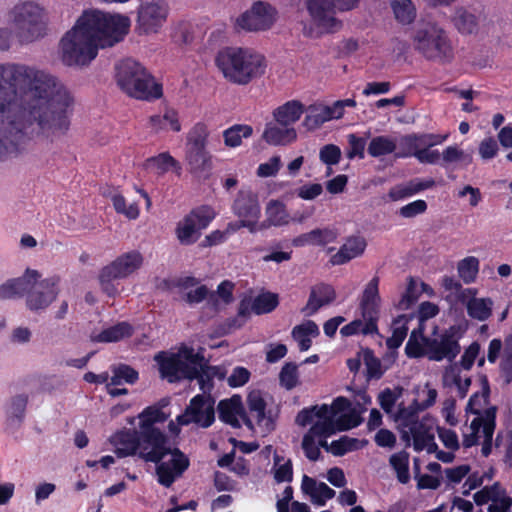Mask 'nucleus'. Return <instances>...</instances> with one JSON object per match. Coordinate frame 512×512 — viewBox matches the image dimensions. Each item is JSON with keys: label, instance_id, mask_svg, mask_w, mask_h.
Here are the masks:
<instances>
[{"label": "nucleus", "instance_id": "nucleus-10", "mask_svg": "<svg viewBox=\"0 0 512 512\" xmlns=\"http://www.w3.org/2000/svg\"><path fill=\"white\" fill-rule=\"evenodd\" d=\"M215 217L216 212L209 205L193 208L177 223L175 228L177 240L185 246L196 243L201 235V230L206 229Z\"/></svg>", "mask_w": 512, "mask_h": 512}, {"label": "nucleus", "instance_id": "nucleus-55", "mask_svg": "<svg viewBox=\"0 0 512 512\" xmlns=\"http://www.w3.org/2000/svg\"><path fill=\"white\" fill-rule=\"evenodd\" d=\"M419 293L417 291V282L413 277H409L408 284L404 294L397 304V308L400 310L409 309L414 303L417 302Z\"/></svg>", "mask_w": 512, "mask_h": 512}, {"label": "nucleus", "instance_id": "nucleus-30", "mask_svg": "<svg viewBox=\"0 0 512 512\" xmlns=\"http://www.w3.org/2000/svg\"><path fill=\"white\" fill-rule=\"evenodd\" d=\"M149 127L156 133L164 130L173 132L181 131L178 112L174 109H167L163 115H152L149 117Z\"/></svg>", "mask_w": 512, "mask_h": 512}, {"label": "nucleus", "instance_id": "nucleus-58", "mask_svg": "<svg viewBox=\"0 0 512 512\" xmlns=\"http://www.w3.org/2000/svg\"><path fill=\"white\" fill-rule=\"evenodd\" d=\"M348 144L349 149L346 152V156L348 159L352 160L355 157L359 159H363L365 157V146L366 139L363 137H358L356 134L348 135Z\"/></svg>", "mask_w": 512, "mask_h": 512}, {"label": "nucleus", "instance_id": "nucleus-51", "mask_svg": "<svg viewBox=\"0 0 512 512\" xmlns=\"http://www.w3.org/2000/svg\"><path fill=\"white\" fill-rule=\"evenodd\" d=\"M274 479L277 483L292 482L293 480V464L291 459L285 463L279 464L283 457L274 455Z\"/></svg>", "mask_w": 512, "mask_h": 512}, {"label": "nucleus", "instance_id": "nucleus-21", "mask_svg": "<svg viewBox=\"0 0 512 512\" xmlns=\"http://www.w3.org/2000/svg\"><path fill=\"white\" fill-rule=\"evenodd\" d=\"M185 160L188 171L195 177L207 179L211 175L213 161L207 149L186 148Z\"/></svg>", "mask_w": 512, "mask_h": 512}, {"label": "nucleus", "instance_id": "nucleus-48", "mask_svg": "<svg viewBox=\"0 0 512 512\" xmlns=\"http://www.w3.org/2000/svg\"><path fill=\"white\" fill-rule=\"evenodd\" d=\"M113 375L110 380V384L117 386L123 382L128 384H134L139 379V373L133 367L127 364H119L112 367Z\"/></svg>", "mask_w": 512, "mask_h": 512}, {"label": "nucleus", "instance_id": "nucleus-38", "mask_svg": "<svg viewBox=\"0 0 512 512\" xmlns=\"http://www.w3.org/2000/svg\"><path fill=\"white\" fill-rule=\"evenodd\" d=\"M146 163L147 166L156 168L160 174L173 169L180 175L182 169L180 163L169 152H162L156 156L149 157Z\"/></svg>", "mask_w": 512, "mask_h": 512}, {"label": "nucleus", "instance_id": "nucleus-47", "mask_svg": "<svg viewBox=\"0 0 512 512\" xmlns=\"http://www.w3.org/2000/svg\"><path fill=\"white\" fill-rule=\"evenodd\" d=\"M459 277L465 284L473 283L479 272V260L474 256H468L458 262Z\"/></svg>", "mask_w": 512, "mask_h": 512}, {"label": "nucleus", "instance_id": "nucleus-5", "mask_svg": "<svg viewBox=\"0 0 512 512\" xmlns=\"http://www.w3.org/2000/svg\"><path fill=\"white\" fill-rule=\"evenodd\" d=\"M414 49L430 61L450 63L454 53L445 30L436 23L419 26L412 37Z\"/></svg>", "mask_w": 512, "mask_h": 512}, {"label": "nucleus", "instance_id": "nucleus-18", "mask_svg": "<svg viewBox=\"0 0 512 512\" xmlns=\"http://www.w3.org/2000/svg\"><path fill=\"white\" fill-rule=\"evenodd\" d=\"M306 112L302 125L308 131H314L328 121L342 118L336 102L332 105L314 103L307 107Z\"/></svg>", "mask_w": 512, "mask_h": 512}, {"label": "nucleus", "instance_id": "nucleus-16", "mask_svg": "<svg viewBox=\"0 0 512 512\" xmlns=\"http://www.w3.org/2000/svg\"><path fill=\"white\" fill-rule=\"evenodd\" d=\"M58 283V277H50L41 281L38 279L25 293L27 296V307L32 311L46 309L56 299L59 293Z\"/></svg>", "mask_w": 512, "mask_h": 512}, {"label": "nucleus", "instance_id": "nucleus-4", "mask_svg": "<svg viewBox=\"0 0 512 512\" xmlns=\"http://www.w3.org/2000/svg\"><path fill=\"white\" fill-rule=\"evenodd\" d=\"M115 70L117 84L127 95L148 101L162 97V84L155 82L154 77L139 62L127 58L120 61Z\"/></svg>", "mask_w": 512, "mask_h": 512}, {"label": "nucleus", "instance_id": "nucleus-28", "mask_svg": "<svg viewBox=\"0 0 512 512\" xmlns=\"http://www.w3.org/2000/svg\"><path fill=\"white\" fill-rule=\"evenodd\" d=\"M262 138L269 145L284 146L297 139V132L293 127L281 128L276 124L267 123Z\"/></svg>", "mask_w": 512, "mask_h": 512}, {"label": "nucleus", "instance_id": "nucleus-7", "mask_svg": "<svg viewBox=\"0 0 512 512\" xmlns=\"http://www.w3.org/2000/svg\"><path fill=\"white\" fill-rule=\"evenodd\" d=\"M43 9L32 1L21 2L12 9L11 17L21 43L32 42L45 34Z\"/></svg>", "mask_w": 512, "mask_h": 512}, {"label": "nucleus", "instance_id": "nucleus-6", "mask_svg": "<svg viewBox=\"0 0 512 512\" xmlns=\"http://www.w3.org/2000/svg\"><path fill=\"white\" fill-rule=\"evenodd\" d=\"M359 309L361 319H355L340 329L342 336L349 337L356 334L374 335L378 333V320L380 313L379 278L373 277L365 286L360 298Z\"/></svg>", "mask_w": 512, "mask_h": 512}, {"label": "nucleus", "instance_id": "nucleus-45", "mask_svg": "<svg viewBox=\"0 0 512 512\" xmlns=\"http://www.w3.org/2000/svg\"><path fill=\"white\" fill-rule=\"evenodd\" d=\"M279 304L278 295L272 292L261 293L256 296L252 302L251 310L256 315H262L272 312Z\"/></svg>", "mask_w": 512, "mask_h": 512}, {"label": "nucleus", "instance_id": "nucleus-13", "mask_svg": "<svg viewBox=\"0 0 512 512\" xmlns=\"http://www.w3.org/2000/svg\"><path fill=\"white\" fill-rule=\"evenodd\" d=\"M168 16L166 3L158 1L142 3L138 8L135 30L139 35L157 33Z\"/></svg>", "mask_w": 512, "mask_h": 512}, {"label": "nucleus", "instance_id": "nucleus-25", "mask_svg": "<svg viewBox=\"0 0 512 512\" xmlns=\"http://www.w3.org/2000/svg\"><path fill=\"white\" fill-rule=\"evenodd\" d=\"M115 454L118 458L138 455L139 452V428L123 429L113 437Z\"/></svg>", "mask_w": 512, "mask_h": 512}, {"label": "nucleus", "instance_id": "nucleus-56", "mask_svg": "<svg viewBox=\"0 0 512 512\" xmlns=\"http://www.w3.org/2000/svg\"><path fill=\"white\" fill-rule=\"evenodd\" d=\"M292 337L297 341L300 339H307L310 337H317L320 334L318 325L312 321L307 320L302 324L296 325L292 329Z\"/></svg>", "mask_w": 512, "mask_h": 512}, {"label": "nucleus", "instance_id": "nucleus-14", "mask_svg": "<svg viewBox=\"0 0 512 512\" xmlns=\"http://www.w3.org/2000/svg\"><path fill=\"white\" fill-rule=\"evenodd\" d=\"M275 9L268 3L258 1L250 10L237 18V25L247 31H263L275 22Z\"/></svg>", "mask_w": 512, "mask_h": 512}, {"label": "nucleus", "instance_id": "nucleus-39", "mask_svg": "<svg viewBox=\"0 0 512 512\" xmlns=\"http://www.w3.org/2000/svg\"><path fill=\"white\" fill-rule=\"evenodd\" d=\"M266 222L269 226H283L289 223L286 206L279 200H271L266 207Z\"/></svg>", "mask_w": 512, "mask_h": 512}, {"label": "nucleus", "instance_id": "nucleus-29", "mask_svg": "<svg viewBox=\"0 0 512 512\" xmlns=\"http://www.w3.org/2000/svg\"><path fill=\"white\" fill-rule=\"evenodd\" d=\"M155 359L159 364V372L162 378H166L170 383L180 380L182 359L179 355L164 356L163 353H159Z\"/></svg>", "mask_w": 512, "mask_h": 512}, {"label": "nucleus", "instance_id": "nucleus-62", "mask_svg": "<svg viewBox=\"0 0 512 512\" xmlns=\"http://www.w3.org/2000/svg\"><path fill=\"white\" fill-rule=\"evenodd\" d=\"M427 203L422 199L410 202L399 209V215L403 218H413L423 214L427 210Z\"/></svg>", "mask_w": 512, "mask_h": 512}, {"label": "nucleus", "instance_id": "nucleus-42", "mask_svg": "<svg viewBox=\"0 0 512 512\" xmlns=\"http://www.w3.org/2000/svg\"><path fill=\"white\" fill-rule=\"evenodd\" d=\"M408 318L406 315H399L393 320V331L391 337L387 338L386 345L389 349H398L407 337Z\"/></svg>", "mask_w": 512, "mask_h": 512}, {"label": "nucleus", "instance_id": "nucleus-3", "mask_svg": "<svg viewBox=\"0 0 512 512\" xmlns=\"http://www.w3.org/2000/svg\"><path fill=\"white\" fill-rule=\"evenodd\" d=\"M215 64L231 83L247 85L265 73V57L249 49L226 47L220 50Z\"/></svg>", "mask_w": 512, "mask_h": 512}, {"label": "nucleus", "instance_id": "nucleus-31", "mask_svg": "<svg viewBox=\"0 0 512 512\" xmlns=\"http://www.w3.org/2000/svg\"><path fill=\"white\" fill-rule=\"evenodd\" d=\"M134 328L128 322H119L102 330L93 340L100 343L118 342L133 335Z\"/></svg>", "mask_w": 512, "mask_h": 512}, {"label": "nucleus", "instance_id": "nucleus-22", "mask_svg": "<svg viewBox=\"0 0 512 512\" xmlns=\"http://www.w3.org/2000/svg\"><path fill=\"white\" fill-rule=\"evenodd\" d=\"M232 212L240 219L260 218L261 208L257 195L250 190H240L233 202Z\"/></svg>", "mask_w": 512, "mask_h": 512}, {"label": "nucleus", "instance_id": "nucleus-1", "mask_svg": "<svg viewBox=\"0 0 512 512\" xmlns=\"http://www.w3.org/2000/svg\"><path fill=\"white\" fill-rule=\"evenodd\" d=\"M73 98L57 77L24 64H0V161L40 135H64Z\"/></svg>", "mask_w": 512, "mask_h": 512}, {"label": "nucleus", "instance_id": "nucleus-32", "mask_svg": "<svg viewBox=\"0 0 512 512\" xmlns=\"http://www.w3.org/2000/svg\"><path fill=\"white\" fill-rule=\"evenodd\" d=\"M425 338L428 336L423 335V329L412 330L410 337L405 346V354L410 359H417L427 357L429 359L428 348L425 346Z\"/></svg>", "mask_w": 512, "mask_h": 512}, {"label": "nucleus", "instance_id": "nucleus-23", "mask_svg": "<svg viewBox=\"0 0 512 512\" xmlns=\"http://www.w3.org/2000/svg\"><path fill=\"white\" fill-rule=\"evenodd\" d=\"M336 298L334 288L325 283H320L311 288L306 306L302 312L307 316H312L324 305L332 303Z\"/></svg>", "mask_w": 512, "mask_h": 512}, {"label": "nucleus", "instance_id": "nucleus-37", "mask_svg": "<svg viewBox=\"0 0 512 512\" xmlns=\"http://www.w3.org/2000/svg\"><path fill=\"white\" fill-rule=\"evenodd\" d=\"M492 307L491 298H472L467 303V313L473 319L486 321L492 315Z\"/></svg>", "mask_w": 512, "mask_h": 512}, {"label": "nucleus", "instance_id": "nucleus-24", "mask_svg": "<svg viewBox=\"0 0 512 512\" xmlns=\"http://www.w3.org/2000/svg\"><path fill=\"white\" fill-rule=\"evenodd\" d=\"M367 246V242L363 236H349L337 253L331 256L330 263L332 265H343L350 260L361 256Z\"/></svg>", "mask_w": 512, "mask_h": 512}, {"label": "nucleus", "instance_id": "nucleus-53", "mask_svg": "<svg viewBox=\"0 0 512 512\" xmlns=\"http://www.w3.org/2000/svg\"><path fill=\"white\" fill-rule=\"evenodd\" d=\"M500 373L506 385L512 382V337L505 341L503 357L500 362Z\"/></svg>", "mask_w": 512, "mask_h": 512}, {"label": "nucleus", "instance_id": "nucleus-8", "mask_svg": "<svg viewBox=\"0 0 512 512\" xmlns=\"http://www.w3.org/2000/svg\"><path fill=\"white\" fill-rule=\"evenodd\" d=\"M142 264L143 256L137 250H132L118 256L99 272L98 280L102 291L109 297H115L118 294V289L113 282L127 278L137 271Z\"/></svg>", "mask_w": 512, "mask_h": 512}, {"label": "nucleus", "instance_id": "nucleus-57", "mask_svg": "<svg viewBox=\"0 0 512 512\" xmlns=\"http://www.w3.org/2000/svg\"><path fill=\"white\" fill-rule=\"evenodd\" d=\"M358 440L355 438H350L348 436H342L338 440H334L330 444V452L334 456H343L346 453L357 448Z\"/></svg>", "mask_w": 512, "mask_h": 512}, {"label": "nucleus", "instance_id": "nucleus-43", "mask_svg": "<svg viewBox=\"0 0 512 512\" xmlns=\"http://www.w3.org/2000/svg\"><path fill=\"white\" fill-rule=\"evenodd\" d=\"M389 463L395 470L400 483L406 484L410 480L409 474V453L405 450L394 453L390 456Z\"/></svg>", "mask_w": 512, "mask_h": 512}, {"label": "nucleus", "instance_id": "nucleus-44", "mask_svg": "<svg viewBox=\"0 0 512 512\" xmlns=\"http://www.w3.org/2000/svg\"><path fill=\"white\" fill-rule=\"evenodd\" d=\"M421 137L420 134H408L400 138L398 152H396L395 156L397 158H407V157H415L417 158V153L420 151Z\"/></svg>", "mask_w": 512, "mask_h": 512}, {"label": "nucleus", "instance_id": "nucleus-59", "mask_svg": "<svg viewBox=\"0 0 512 512\" xmlns=\"http://www.w3.org/2000/svg\"><path fill=\"white\" fill-rule=\"evenodd\" d=\"M27 403V395L22 394L13 397L8 415L9 420L16 419L20 424L24 419Z\"/></svg>", "mask_w": 512, "mask_h": 512}, {"label": "nucleus", "instance_id": "nucleus-11", "mask_svg": "<svg viewBox=\"0 0 512 512\" xmlns=\"http://www.w3.org/2000/svg\"><path fill=\"white\" fill-rule=\"evenodd\" d=\"M462 337L461 328L452 325L445 329L437 338H425V346L428 348L429 360L440 362L453 361L461 351L459 340Z\"/></svg>", "mask_w": 512, "mask_h": 512}, {"label": "nucleus", "instance_id": "nucleus-35", "mask_svg": "<svg viewBox=\"0 0 512 512\" xmlns=\"http://www.w3.org/2000/svg\"><path fill=\"white\" fill-rule=\"evenodd\" d=\"M209 129L206 123H195L187 133L186 148L207 149Z\"/></svg>", "mask_w": 512, "mask_h": 512}, {"label": "nucleus", "instance_id": "nucleus-2", "mask_svg": "<svg viewBox=\"0 0 512 512\" xmlns=\"http://www.w3.org/2000/svg\"><path fill=\"white\" fill-rule=\"evenodd\" d=\"M130 20L98 10H86L61 39L62 61L67 66L89 64L98 48L110 47L128 34Z\"/></svg>", "mask_w": 512, "mask_h": 512}, {"label": "nucleus", "instance_id": "nucleus-49", "mask_svg": "<svg viewBox=\"0 0 512 512\" xmlns=\"http://www.w3.org/2000/svg\"><path fill=\"white\" fill-rule=\"evenodd\" d=\"M279 382L286 390H292L299 384L298 366L293 362H287L279 373Z\"/></svg>", "mask_w": 512, "mask_h": 512}, {"label": "nucleus", "instance_id": "nucleus-12", "mask_svg": "<svg viewBox=\"0 0 512 512\" xmlns=\"http://www.w3.org/2000/svg\"><path fill=\"white\" fill-rule=\"evenodd\" d=\"M138 457L145 462L159 463L170 452L168 436L160 429H139Z\"/></svg>", "mask_w": 512, "mask_h": 512}, {"label": "nucleus", "instance_id": "nucleus-36", "mask_svg": "<svg viewBox=\"0 0 512 512\" xmlns=\"http://www.w3.org/2000/svg\"><path fill=\"white\" fill-rule=\"evenodd\" d=\"M253 134V128L247 124H234L223 131L224 144L235 148L242 144L243 138H249Z\"/></svg>", "mask_w": 512, "mask_h": 512}, {"label": "nucleus", "instance_id": "nucleus-17", "mask_svg": "<svg viewBox=\"0 0 512 512\" xmlns=\"http://www.w3.org/2000/svg\"><path fill=\"white\" fill-rule=\"evenodd\" d=\"M359 424L360 418L357 414H342L336 420L326 419L316 421L309 429L308 434L313 437L328 438L337 431H346L357 427Z\"/></svg>", "mask_w": 512, "mask_h": 512}, {"label": "nucleus", "instance_id": "nucleus-61", "mask_svg": "<svg viewBox=\"0 0 512 512\" xmlns=\"http://www.w3.org/2000/svg\"><path fill=\"white\" fill-rule=\"evenodd\" d=\"M319 158L328 166L336 165L341 159V150L337 145L327 144L320 149Z\"/></svg>", "mask_w": 512, "mask_h": 512}, {"label": "nucleus", "instance_id": "nucleus-63", "mask_svg": "<svg viewBox=\"0 0 512 512\" xmlns=\"http://www.w3.org/2000/svg\"><path fill=\"white\" fill-rule=\"evenodd\" d=\"M395 419L401 421L402 425L415 427L422 423L418 421V415L415 414V410L400 404L395 415Z\"/></svg>", "mask_w": 512, "mask_h": 512}, {"label": "nucleus", "instance_id": "nucleus-9", "mask_svg": "<svg viewBox=\"0 0 512 512\" xmlns=\"http://www.w3.org/2000/svg\"><path fill=\"white\" fill-rule=\"evenodd\" d=\"M358 0H307V10L318 28L327 33H333L341 27V22L335 17L336 9L349 11Z\"/></svg>", "mask_w": 512, "mask_h": 512}, {"label": "nucleus", "instance_id": "nucleus-46", "mask_svg": "<svg viewBox=\"0 0 512 512\" xmlns=\"http://www.w3.org/2000/svg\"><path fill=\"white\" fill-rule=\"evenodd\" d=\"M396 142L387 136H376L368 145V154L372 157H381L393 153L396 150Z\"/></svg>", "mask_w": 512, "mask_h": 512}, {"label": "nucleus", "instance_id": "nucleus-54", "mask_svg": "<svg viewBox=\"0 0 512 512\" xmlns=\"http://www.w3.org/2000/svg\"><path fill=\"white\" fill-rule=\"evenodd\" d=\"M410 432L413 437V448L417 452L424 450L429 441L433 440L434 435L423 424L410 427Z\"/></svg>", "mask_w": 512, "mask_h": 512}, {"label": "nucleus", "instance_id": "nucleus-19", "mask_svg": "<svg viewBox=\"0 0 512 512\" xmlns=\"http://www.w3.org/2000/svg\"><path fill=\"white\" fill-rule=\"evenodd\" d=\"M187 411L200 427L208 428L215 421L214 400L210 396L197 394L190 400Z\"/></svg>", "mask_w": 512, "mask_h": 512}, {"label": "nucleus", "instance_id": "nucleus-50", "mask_svg": "<svg viewBox=\"0 0 512 512\" xmlns=\"http://www.w3.org/2000/svg\"><path fill=\"white\" fill-rule=\"evenodd\" d=\"M404 389L396 386L393 390L390 388L383 389L378 395V403L385 413L392 412L396 402L402 396Z\"/></svg>", "mask_w": 512, "mask_h": 512}, {"label": "nucleus", "instance_id": "nucleus-15", "mask_svg": "<svg viewBox=\"0 0 512 512\" xmlns=\"http://www.w3.org/2000/svg\"><path fill=\"white\" fill-rule=\"evenodd\" d=\"M168 455L171 459L168 462L160 461L156 463V475L159 484L169 488L175 480L181 477L184 472L189 468L190 460L179 448H171Z\"/></svg>", "mask_w": 512, "mask_h": 512}, {"label": "nucleus", "instance_id": "nucleus-26", "mask_svg": "<svg viewBox=\"0 0 512 512\" xmlns=\"http://www.w3.org/2000/svg\"><path fill=\"white\" fill-rule=\"evenodd\" d=\"M219 419L233 428H240L239 414H244V406L241 397L233 395L231 398L223 399L218 403Z\"/></svg>", "mask_w": 512, "mask_h": 512}, {"label": "nucleus", "instance_id": "nucleus-33", "mask_svg": "<svg viewBox=\"0 0 512 512\" xmlns=\"http://www.w3.org/2000/svg\"><path fill=\"white\" fill-rule=\"evenodd\" d=\"M168 417L169 415L162 410V407L148 406L139 414V429H158L155 424L166 422Z\"/></svg>", "mask_w": 512, "mask_h": 512}, {"label": "nucleus", "instance_id": "nucleus-60", "mask_svg": "<svg viewBox=\"0 0 512 512\" xmlns=\"http://www.w3.org/2000/svg\"><path fill=\"white\" fill-rule=\"evenodd\" d=\"M312 243L315 246H325L337 239V232L330 228H316L311 230Z\"/></svg>", "mask_w": 512, "mask_h": 512}, {"label": "nucleus", "instance_id": "nucleus-64", "mask_svg": "<svg viewBox=\"0 0 512 512\" xmlns=\"http://www.w3.org/2000/svg\"><path fill=\"white\" fill-rule=\"evenodd\" d=\"M437 433L439 439L447 449L457 451L460 448L458 436L454 430L438 427Z\"/></svg>", "mask_w": 512, "mask_h": 512}, {"label": "nucleus", "instance_id": "nucleus-20", "mask_svg": "<svg viewBox=\"0 0 512 512\" xmlns=\"http://www.w3.org/2000/svg\"><path fill=\"white\" fill-rule=\"evenodd\" d=\"M40 277L41 275L37 270L26 269L22 277L10 279L0 285V299L24 296L26 291H28Z\"/></svg>", "mask_w": 512, "mask_h": 512}, {"label": "nucleus", "instance_id": "nucleus-34", "mask_svg": "<svg viewBox=\"0 0 512 512\" xmlns=\"http://www.w3.org/2000/svg\"><path fill=\"white\" fill-rule=\"evenodd\" d=\"M361 354L366 367V379L368 381L381 379L387 368L382 367L381 361L375 356L374 351L369 347H365L361 348Z\"/></svg>", "mask_w": 512, "mask_h": 512}, {"label": "nucleus", "instance_id": "nucleus-40", "mask_svg": "<svg viewBox=\"0 0 512 512\" xmlns=\"http://www.w3.org/2000/svg\"><path fill=\"white\" fill-rule=\"evenodd\" d=\"M248 408L251 413L256 414L258 424L265 422L266 430L274 429V422L271 417H266V402L260 395L250 394L247 399Z\"/></svg>", "mask_w": 512, "mask_h": 512}, {"label": "nucleus", "instance_id": "nucleus-27", "mask_svg": "<svg viewBox=\"0 0 512 512\" xmlns=\"http://www.w3.org/2000/svg\"><path fill=\"white\" fill-rule=\"evenodd\" d=\"M304 104L299 100H289L273 111L274 120L283 127L296 123L306 111Z\"/></svg>", "mask_w": 512, "mask_h": 512}, {"label": "nucleus", "instance_id": "nucleus-52", "mask_svg": "<svg viewBox=\"0 0 512 512\" xmlns=\"http://www.w3.org/2000/svg\"><path fill=\"white\" fill-rule=\"evenodd\" d=\"M454 24L457 30L462 34H471L477 28L476 17L465 10L457 11L454 18Z\"/></svg>", "mask_w": 512, "mask_h": 512}, {"label": "nucleus", "instance_id": "nucleus-41", "mask_svg": "<svg viewBox=\"0 0 512 512\" xmlns=\"http://www.w3.org/2000/svg\"><path fill=\"white\" fill-rule=\"evenodd\" d=\"M391 8L401 24H411L416 18V8L411 0H393Z\"/></svg>", "mask_w": 512, "mask_h": 512}]
</instances>
